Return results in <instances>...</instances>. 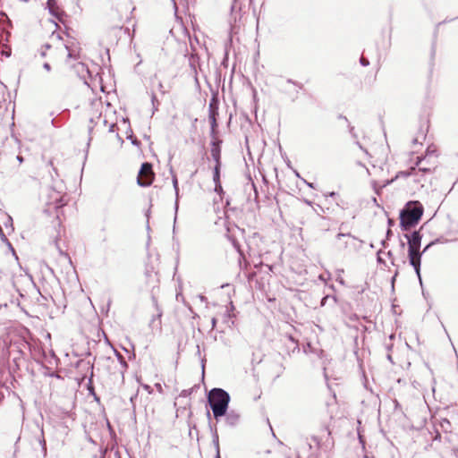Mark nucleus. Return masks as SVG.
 I'll return each mask as SVG.
<instances>
[{
	"label": "nucleus",
	"mask_w": 458,
	"mask_h": 458,
	"mask_svg": "<svg viewBox=\"0 0 458 458\" xmlns=\"http://www.w3.org/2000/svg\"><path fill=\"white\" fill-rule=\"evenodd\" d=\"M346 237H348V238H353V239H354V237H353V236H352V235H351V233H338V234L336 235V239H337V240H341L342 238H346Z\"/></svg>",
	"instance_id": "f3484780"
},
{
	"label": "nucleus",
	"mask_w": 458,
	"mask_h": 458,
	"mask_svg": "<svg viewBox=\"0 0 458 458\" xmlns=\"http://www.w3.org/2000/svg\"><path fill=\"white\" fill-rule=\"evenodd\" d=\"M221 143L222 141L217 140H214L212 142V147H211V157L212 158L214 159L216 165L215 166H221Z\"/></svg>",
	"instance_id": "0eeeda50"
},
{
	"label": "nucleus",
	"mask_w": 458,
	"mask_h": 458,
	"mask_svg": "<svg viewBox=\"0 0 458 458\" xmlns=\"http://www.w3.org/2000/svg\"><path fill=\"white\" fill-rule=\"evenodd\" d=\"M381 244H382L384 247H386V240H383V241L381 242Z\"/></svg>",
	"instance_id": "58836bf2"
},
{
	"label": "nucleus",
	"mask_w": 458,
	"mask_h": 458,
	"mask_svg": "<svg viewBox=\"0 0 458 458\" xmlns=\"http://www.w3.org/2000/svg\"><path fill=\"white\" fill-rule=\"evenodd\" d=\"M61 51L64 52H64L66 53V60H65L66 64H69V60L71 58L75 57L74 51L70 48V47L68 46L67 43L64 44V47H62Z\"/></svg>",
	"instance_id": "9d476101"
},
{
	"label": "nucleus",
	"mask_w": 458,
	"mask_h": 458,
	"mask_svg": "<svg viewBox=\"0 0 458 458\" xmlns=\"http://www.w3.org/2000/svg\"><path fill=\"white\" fill-rule=\"evenodd\" d=\"M392 235V231L390 229L386 232V238L388 239Z\"/></svg>",
	"instance_id": "cd10ccee"
},
{
	"label": "nucleus",
	"mask_w": 458,
	"mask_h": 458,
	"mask_svg": "<svg viewBox=\"0 0 458 458\" xmlns=\"http://www.w3.org/2000/svg\"><path fill=\"white\" fill-rule=\"evenodd\" d=\"M216 458H221V457H220V450H219V447H217L216 454Z\"/></svg>",
	"instance_id": "c85d7f7f"
},
{
	"label": "nucleus",
	"mask_w": 458,
	"mask_h": 458,
	"mask_svg": "<svg viewBox=\"0 0 458 458\" xmlns=\"http://www.w3.org/2000/svg\"><path fill=\"white\" fill-rule=\"evenodd\" d=\"M387 359H388L390 361H392L391 355H389V354H388V355H387Z\"/></svg>",
	"instance_id": "a19ab883"
},
{
	"label": "nucleus",
	"mask_w": 458,
	"mask_h": 458,
	"mask_svg": "<svg viewBox=\"0 0 458 458\" xmlns=\"http://www.w3.org/2000/svg\"><path fill=\"white\" fill-rule=\"evenodd\" d=\"M151 101H152L153 108L155 110H157L158 100L157 99V97L154 93H152V95H151Z\"/></svg>",
	"instance_id": "2eb2a0df"
},
{
	"label": "nucleus",
	"mask_w": 458,
	"mask_h": 458,
	"mask_svg": "<svg viewBox=\"0 0 458 458\" xmlns=\"http://www.w3.org/2000/svg\"><path fill=\"white\" fill-rule=\"evenodd\" d=\"M114 127H115V124H114V123H112V124L110 125L109 131H114Z\"/></svg>",
	"instance_id": "c756f323"
},
{
	"label": "nucleus",
	"mask_w": 458,
	"mask_h": 458,
	"mask_svg": "<svg viewBox=\"0 0 458 458\" xmlns=\"http://www.w3.org/2000/svg\"><path fill=\"white\" fill-rule=\"evenodd\" d=\"M158 87H159V89H160V90H162V89H163V84L160 82V83H159V85H158Z\"/></svg>",
	"instance_id": "4c0bfd02"
},
{
	"label": "nucleus",
	"mask_w": 458,
	"mask_h": 458,
	"mask_svg": "<svg viewBox=\"0 0 458 458\" xmlns=\"http://www.w3.org/2000/svg\"><path fill=\"white\" fill-rule=\"evenodd\" d=\"M211 325H212V329L216 327V318H212Z\"/></svg>",
	"instance_id": "393cba45"
},
{
	"label": "nucleus",
	"mask_w": 458,
	"mask_h": 458,
	"mask_svg": "<svg viewBox=\"0 0 458 458\" xmlns=\"http://www.w3.org/2000/svg\"><path fill=\"white\" fill-rule=\"evenodd\" d=\"M330 197H334L335 195V192L332 191L328 194Z\"/></svg>",
	"instance_id": "e433bc0d"
},
{
	"label": "nucleus",
	"mask_w": 458,
	"mask_h": 458,
	"mask_svg": "<svg viewBox=\"0 0 458 458\" xmlns=\"http://www.w3.org/2000/svg\"><path fill=\"white\" fill-rule=\"evenodd\" d=\"M431 245H433V242H430L429 244H428V245L424 248V250H423L422 251H420V253H422V254H423V253H425L427 250H428V249H429V247H430Z\"/></svg>",
	"instance_id": "5701e85b"
},
{
	"label": "nucleus",
	"mask_w": 458,
	"mask_h": 458,
	"mask_svg": "<svg viewBox=\"0 0 458 458\" xmlns=\"http://www.w3.org/2000/svg\"><path fill=\"white\" fill-rule=\"evenodd\" d=\"M213 443L216 451L217 447H219L218 435L216 433L213 436Z\"/></svg>",
	"instance_id": "a211bd4d"
},
{
	"label": "nucleus",
	"mask_w": 458,
	"mask_h": 458,
	"mask_svg": "<svg viewBox=\"0 0 458 458\" xmlns=\"http://www.w3.org/2000/svg\"><path fill=\"white\" fill-rule=\"evenodd\" d=\"M44 47L46 49H49L51 47V46L49 44H46Z\"/></svg>",
	"instance_id": "c9c22d12"
},
{
	"label": "nucleus",
	"mask_w": 458,
	"mask_h": 458,
	"mask_svg": "<svg viewBox=\"0 0 458 458\" xmlns=\"http://www.w3.org/2000/svg\"><path fill=\"white\" fill-rule=\"evenodd\" d=\"M235 8V4L232 6V11H233Z\"/></svg>",
	"instance_id": "79ce46f5"
},
{
	"label": "nucleus",
	"mask_w": 458,
	"mask_h": 458,
	"mask_svg": "<svg viewBox=\"0 0 458 458\" xmlns=\"http://www.w3.org/2000/svg\"><path fill=\"white\" fill-rule=\"evenodd\" d=\"M153 179L152 165L149 163H143L138 175V184L143 187L149 186Z\"/></svg>",
	"instance_id": "39448f33"
},
{
	"label": "nucleus",
	"mask_w": 458,
	"mask_h": 458,
	"mask_svg": "<svg viewBox=\"0 0 458 458\" xmlns=\"http://www.w3.org/2000/svg\"><path fill=\"white\" fill-rule=\"evenodd\" d=\"M172 177H173V185H174V188L175 191V194H176V197L178 198V193H179L178 180H177L176 175L174 174H173Z\"/></svg>",
	"instance_id": "f8f14e48"
},
{
	"label": "nucleus",
	"mask_w": 458,
	"mask_h": 458,
	"mask_svg": "<svg viewBox=\"0 0 458 458\" xmlns=\"http://www.w3.org/2000/svg\"><path fill=\"white\" fill-rule=\"evenodd\" d=\"M41 444H42L43 449H46V441L44 439L41 441Z\"/></svg>",
	"instance_id": "72a5a7b5"
},
{
	"label": "nucleus",
	"mask_w": 458,
	"mask_h": 458,
	"mask_svg": "<svg viewBox=\"0 0 458 458\" xmlns=\"http://www.w3.org/2000/svg\"><path fill=\"white\" fill-rule=\"evenodd\" d=\"M43 68H44L45 70H47V72H49V71L51 70V66H50V64H49L48 63H45V64H43Z\"/></svg>",
	"instance_id": "4be33fe9"
},
{
	"label": "nucleus",
	"mask_w": 458,
	"mask_h": 458,
	"mask_svg": "<svg viewBox=\"0 0 458 458\" xmlns=\"http://www.w3.org/2000/svg\"><path fill=\"white\" fill-rule=\"evenodd\" d=\"M423 206L420 201L412 200L406 203L400 212V226L402 230L408 231L414 227L423 215Z\"/></svg>",
	"instance_id": "f257e3e1"
},
{
	"label": "nucleus",
	"mask_w": 458,
	"mask_h": 458,
	"mask_svg": "<svg viewBox=\"0 0 458 458\" xmlns=\"http://www.w3.org/2000/svg\"><path fill=\"white\" fill-rule=\"evenodd\" d=\"M41 56H43V57L46 56V51L41 52Z\"/></svg>",
	"instance_id": "ea45409f"
},
{
	"label": "nucleus",
	"mask_w": 458,
	"mask_h": 458,
	"mask_svg": "<svg viewBox=\"0 0 458 458\" xmlns=\"http://www.w3.org/2000/svg\"><path fill=\"white\" fill-rule=\"evenodd\" d=\"M312 440L316 443L318 449L327 452L334 446V440L331 432L327 428H324L320 436L312 437Z\"/></svg>",
	"instance_id": "20e7f679"
},
{
	"label": "nucleus",
	"mask_w": 458,
	"mask_h": 458,
	"mask_svg": "<svg viewBox=\"0 0 458 458\" xmlns=\"http://www.w3.org/2000/svg\"><path fill=\"white\" fill-rule=\"evenodd\" d=\"M435 153V150H430L428 148L426 156L424 157H418L416 162V165L419 166V172L422 173H431L437 166L436 162L431 165H426L424 163L427 162V159L430 157Z\"/></svg>",
	"instance_id": "423d86ee"
},
{
	"label": "nucleus",
	"mask_w": 458,
	"mask_h": 458,
	"mask_svg": "<svg viewBox=\"0 0 458 458\" xmlns=\"http://www.w3.org/2000/svg\"><path fill=\"white\" fill-rule=\"evenodd\" d=\"M318 278H319L321 281H325V280H326L323 275H320Z\"/></svg>",
	"instance_id": "f704fd0d"
},
{
	"label": "nucleus",
	"mask_w": 458,
	"mask_h": 458,
	"mask_svg": "<svg viewBox=\"0 0 458 458\" xmlns=\"http://www.w3.org/2000/svg\"><path fill=\"white\" fill-rule=\"evenodd\" d=\"M52 2H53V0H48L47 1V5L49 7L50 13H52L54 14V12H53V9H52V5H51Z\"/></svg>",
	"instance_id": "b1692460"
},
{
	"label": "nucleus",
	"mask_w": 458,
	"mask_h": 458,
	"mask_svg": "<svg viewBox=\"0 0 458 458\" xmlns=\"http://www.w3.org/2000/svg\"><path fill=\"white\" fill-rule=\"evenodd\" d=\"M360 63L363 66H368L369 64V60L367 58L363 57V56L360 57Z\"/></svg>",
	"instance_id": "6ab92c4d"
},
{
	"label": "nucleus",
	"mask_w": 458,
	"mask_h": 458,
	"mask_svg": "<svg viewBox=\"0 0 458 458\" xmlns=\"http://www.w3.org/2000/svg\"><path fill=\"white\" fill-rule=\"evenodd\" d=\"M78 72H83L84 71L88 72V69L86 68L85 64L82 63H78L76 65Z\"/></svg>",
	"instance_id": "dca6fc26"
},
{
	"label": "nucleus",
	"mask_w": 458,
	"mask_h": 458,
	"mask_svg": "<svg viewBox=\"0 0 458 458\" xmlns=\"http://www.w3.org/2000/svg\"><path fill=\"white\" fill-rule=\"evenodd\" d=\"M305 182H306V184H307L309 187H310V188H314L313 183H311V182H306V181H305Z\"/></svg>",
	"instance_id": "473e14b6"
},
{
	"label": "nucleus",
	"mask_w": 458,
	"mask_h": 458,
	"mask_svg": "<svg viewBox=\"0 0 458 458\" xmlns=\"http://www.w3.org/2000/svg\"><path fill=\"white\" fill-rule=\"evenodd\" d=\"M0 238H1L2 242H5L9 247H12L10 242L6 238L5 234L4 233L1 226H0Z\"/></svg>",
	"instance_id": "4468645a"
},
{
	"label": "nucleus",
	"mask_w": 458,
	"mask_h": 458,
	"mask_svg": "<svg viewBox=\"0 0 458 458\" xmlns=\"http://www.w3.org/2000/svg\"><path fill=\"white\" fill-rule=\"evenodd\" d=\"M347 245H348L347 242H343V243L340 245V248L345 249V248H347Z\"/></svg>",
	"instance_id": "bb28decb"
},
{
	"label": "nucleus",
	"mask_w": 458,
	"mask_h": 458,
	"mask_svg": "<svg viewBox=\"0 0 458 458\" xmlns=\"http://www.w3.org/2000/svg\"><path fill=\"white\" fill-rule=\"evenodd\" d=\"M17 160H18L20 163H22V162H23V158H22V157H21V156H17Z\"/></svg>",
	"instance_id": "7c9ffc66"
},
{
	"label": "nucleus",
	"mask_w": 458,
	"mask_h": 458,
	"mask_svg": "<svg viewBox=\"0 0 458 458\" xmlns=\"http://www.w3.org/2000/svg\"><path fill=\"white\" fill-rule=\"evenodd\" d=\"M329 298V296H325L321 301V306H324L326 304L327 300Z\"/></svg>",
	"instance_id": "a878e982"
},
{
	"label": "nucleus",
	"mask_w": 458,
	"mask_h": 458,
	"mask_svg": "<svg viewBox=\"0 0 458 458\" xmlns=\"http://www.w3.org/2000/svg\"><path fill=\"white\" fill-rule=\"evenodd\" d=\"M404 236L408 240V257L410 264L413 267L421 284L420 261L422 253L420 251L422 238L421 234L419 231H414L412 233L405 234Z\"/></svg>",
	"instance_id": "7ed1b4c3"
},
{
	"label": "nucleus",
	"mask_w": 458,
	"mask_h": 458,
	"mask_svg": "<svg viewBox=\"0 0 458 458\" xmlns=\"http://www.w3.org/2000/svg\"><path fill=\"white\" fill-rule=\"evenodd\" d=\"M172 1H173V3L175 4V0H172Z\"/></svg>",
	"instance_id": "37998d69"
},
{
	"label": "nucleus",
	"mask_w": 458,
	"mask_h": 458,
	"mask_svg": "<svg viewBox=\"0 0 458 458\" xmlns=\"http://www.w3.org/2000/svg\"><path fill=\"white\" fill-rule=\"evenodd\" d=\"M51 38L52 39H57L58 41L62 40V38H61L60 34L59 33H55V32L52 34Z\"/></svg>",
	"instance_id": "412c9836"
},
{
	"label": "nucleus",
	"mask_w": 458,
	"mask_h": 458,
	"mask_svg": "<svg viewBox=\"0 0 458 458\" xmlns=\"http://www.w3.org/2000/svg\"><path fill=\"white\" fill-rule=\"evenodd\" d=\"M116 356L122 365V367L126 369L128 365H127V362L125 361L124 358L122 356V354H120L119 352H116Z\"/></svg>",
	"instance_id": "ddd939ff"
},
{
	"label": "nucleus",
	"mask_w": 458,
	"mask_h": 458,
	"mask_svg": "<svg viewBox=\"0 0 458 458\" xmlns=\"http://www.w3.org/2000/svg\"><path fill=\"white\" fill-rule=\"evenodd\" d=\"M215 191L217 193H221L223 191L221 183L215 184Z\"/></svg>",
	"instance_id": "aec40b11"
},
{
	"label": "nucleus",
	"mask_w": 458,
	"mask_h": 458,
	"mask_svg": "<svg viewBox=\"0 0 458 458\" xmlns=\"http://www.w3.org/2000/svg\"><path fill=\"white\" fill-rule=\"evenodd\" d=\"M217 114V108L215 106V105L213 103H210L209 104V120H210V123H211V128H212V131H214L216 127L217 126V123H216V116Z\"/></svg>",
	"instance_id": "1a4fd4ad"
},
{
	"label": "nucleus",
	"mask_w": 458,
	"mask_h": 458,
	"mask_svg": "<svg viewBox=\"0 0 458 458\" xmlns=\"http://www.w3.org/2000/svg\"><path fill=\"white\" fill-rule=\"evenodd\" d=\"M208 402L215 419L218 420L226 414L230 395L222 388H213L208 393Z\"/></svg>",
	"instance_id": "f03ea898"
},
{
	"label": "nucleus",
	"mask_w": 458,
	"mask_h": 458,
	"mask_svg": "<svg viewBox=\"0 0 458 458\" xmlns=\"http://www.w3.org/2000/svg\"><path fill=\"white\" fill-rule=\"evenodd\" d=\"M225 416V422L229 426H235L240 421V414L236 411H226Z\"/></svg>",
	"instance_id": "6e6552de"
},
{
	"label": "nucleus",
	"mask_w": 458,
	"mask_h": 458,
	"mask_svg": "<svg viewBox=\"0 0 458 458\" xmlns=\"http://www.w3.org/2000/svg\"><path fill=\"white\" fill-rule=\"evenodd\" d=\"M220 168H221V166L214 167L213 181H214L215 184L221 183L220 182Z\"/></svg>",
	"instance_id": "9b49d317"
},
{
	"label": "nucleus",
	"mask_w": 458,
	"mask_h": 458,
	"mask_svg": "<svg viewBox=\"0 0 458 458\" xmlns=\"http://www.w3.org/2000/svg\"><path fill=\"white\" fill-rule=\"evenodd\" d=\"M304 202L309 206H312V202L308 199H305Z\"/></svg>",
	"instance_id": "2f4dec72"
}]
</instances>
